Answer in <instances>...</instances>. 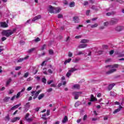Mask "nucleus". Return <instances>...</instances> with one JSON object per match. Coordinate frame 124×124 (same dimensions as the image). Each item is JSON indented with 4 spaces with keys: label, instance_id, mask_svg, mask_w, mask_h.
<instances>
[{
    "label": "nucleus",
    "instance_id": "10",
    "mask_svg": "<svg viewBox=\"0 0 124 124\" xmlns=\"http://www.w3.org/2000/svg\"><path fill=\"white\" fill-rule=\"evenodd\" d=\"M115 30L116 31H124V27L122 26H117L115 28Z\"/></svg>",
    "mask_w": 124,
    "mask_h": 124
},
{
    "label": "nucleus",
    "instance_id": "2",
    "mask_svg": "<svg viewBox=\"0 0 124 124\" xmlns=\"http://www.w3.org/2000/svg\"><path fill=\"white\" fill-rule=\"evenodd\" d=\"M118 23H119V19L117 17L112 18L109 21V24L111 26H114V25H117Z\"/></svg>",
    "mask_w": 124,
    "mask_h": 124
},
{
    "label": "nucleus",
    "instance_id": "18",
    "mask_svg": "<svg viewBox=\"0 0 124 124\" xmlns=\"http://www.w3.org/2000/svg\"><path fill=\"white\" fill-rule=\"evenodd\" d=\"M117 71V69H112L106 72L107 74H111L112 73H113V72H116Z\"/></svg>",
    "mask_w": 124,
    "mask_h": 124
},
{
    "label": "nucleus",
    "instance_id": "20",
    "mask_svg": "<svg viewBox=\"0 0 124 124\" xmlns=\"http://www.w3.org/2000/svg\"><path fill=\"white\" fill-rule=\"evenodd\" d=\"M97 100V99L94 97V96H93V95L91 94V99L90 100V101L93 102V101H96Z\"/></svg>",
    "mask_w": 124,
    "mask_h": 124
},
{
    "label": "nucleus",
    "instance_id": "23",
    "mask_svg": "<svg viewBox=\"0 0 124 124\" xmlns=\"http://www.w3.org/2000/svg\"><path fill=\"white\" fill-rule=\"evenodd\" d=\"M21 103L16 105L14 106V107H13L11 108V110H14V109H16V108H18V107H19V106H21Z\"/></svg>",
    "mask_w": 124,
    "mask_h": 124
},
{
    "label": "nucleus",
    "instance_id": "11",
    "mask_svg": "<svg viewBox=\"0 0 124 124\" xmlns=\"http://www.w3.org/2000/svg\"><path fill=\"white\" fill-rule=\"evenodd\" d=\"M62 10V9L60 7H54V14H56L57 13H60Z\"/></svg>",
    "mask_w": 124,
    "mask_h": 124
},
{
    "label": "nucleus",
    "instance_id": "34",
    "mask_svg": "<svg viewBox=\"0 0 124 124\" xmlns=\"http://www.w3.org/2000/svg\"><path fill=\"white\" fill-rule=\"evenodd\" d=\"M71 58L68 59L64 62V64H66L67 62H71Z\"/></svg>",
    "mask_w": 124,
    "mask_h": 124
},
{
    "label": "nucleus",
    "instance_id": "37",
    "mask_svg": "<svg viewBox=\"0 0 124 124\" xmlns=\"http://www.w3.org/2000/svg\"><path fill=\"white\" fill-rule=\"evenodd\" d=\"M71 76V73L69 71H68L66 75V76H67L68 78H69V77H70Z\"/></svg>",
    "mask_w": 124,
    "mask_h": 124
},
{
    "label": "nucleus",
    "instance_id": "14",
    "mask_svg": "<svg viewBox=\"0 0 124 124\" xmlns=\"http://www.w3.org/2000/svg\"><path fill=\"white\" fill-rule=\"evenodd\" d=\"M27 59H29V56H27L24 58H20L17 61V62H22L23 61H25V60H27Z\"/></svg>",
    "mask_w": 124,
    "mask_h": 124
},
{
    "label": "nucleus",
    "instance_id": "13",
    "mask_svg": "<svg viewBox=\"0 0 124 124\" xmlns=\"http://www.w3.org/2000/svg\"><path fill=\"white\" fill-rule=\"evenodd\" d=\"M123 108V107L122 106L120 105L119 108L116 109L114 111H113V114H117L118 112H120L121 111V109Z\"/></svg>",
    "mask_w": 124,
    "mask_h": 124
},
{
    "label": "nucleus",
    "instance_id": "29",
    "mask_svg": "<svg viewBox=\"0 0 124 124\" xmlns=\"http://www.w3.org/2000/svg\"><path fill=\"white\" fill-rule=\"evenodd\" d=\"M12 81V79L11 78H9L6 82V86L7 87V86H8V85H9V84H10V83H11V81Z\"/></svg>",
    "mask_w": 124,
    "mask_h": 124
},
{
    "label": "nucleus",
    "instance_id": "36",
    "mask_svg": "<svg viewBox=\"0 0 124 124\" xmlns=\"http://www.w3.org/2000/svg\"><path fill=\"white\" fill-rule=\"evenodd\" d=\"M29 75H30V73L29 72H27L24 74V75L23 76V77L24 78H27L29 77Z\"/></svg>",
    "mask_w": 124,
    "mask_h": 124
},
{
    "label": "nucleus",
    "instance_id": "22",
    "mask_svg": "<svg viewBox=\"0 0 124 124\" xmlns=\"http://www.w3.org/2000/svg\"><path fill=\"white\" fill-rule=\"evenodd\" d=\"M78 70V69H76L75 67L71 68V69L69 70V71L71 73H73V72H75V71H77Z\"/></svg>",
    "mask_w": 124,
    "mask_h": 124
},
{
    "label": "nucleus",
    "instance_id": "24",
    "mask_svg": "<svg viewBox=\"0 0 124 124\" xmlns=\"http://www.w3.org/2000/svg\"><path fill=\"white\" fill-rule=\"evenodd\" d=\"M68 121V118H67V116H64L63 120L62 121V123L63 124H65L66 122H67Z\"/></svg>",
    "mask_w": 124,
    "mask_h": 124
},
{
    "label": "nucleus",
    "instance_id": "45",
    "mask_svg": "<svg viewBox=\"0 0 124 124\" xmlns=\"http://www.w3.org/2000/svg\"><path fill=\"white\" fill-rule=\"evenodd\" d=\"M34 48H32L31 49H30L28 51V53H31V52H33L34 51Z\"/></svg>",
    "mask_w": 124,
    "mask_h": 124
},
{
    "label": "nucleus",
    "instance_id": "48",
    "mask_svg": "<svg viewBox=\"0 0 124 124\" xmlns=\"http://www.w3.org/2000/svg\"><path fill=\"white\" fill-rule=\"evenodd\" d=\"M58 18L59 19H61V18H63V16H62V14H59L58 16Z\"/></svg>",
    "mask_w": 124,
    "mask_h": 124
},
{
    "label": "nucleus",
    "instance_id": "57",
    "mask_svg": "<svg viewBox=\"0 0 124 124\" xmlns=\"http://www.w3.org/2000/svg\"><path fill=\"white\" fill-rule=\"evenodd\" d=\"M82 27H83V25H79L78 27H77L76 29L77 30H79V29H80V28H81Z\"/></svg>",
    "mask_w": 124,
    "mask_h": 124
},
{
    "label": "nucleus",
    "instance_id": "38",
    "mask_svg": "<svg viewBox=\"0 0 124 124\" xmlns=\"http://www.w3.org/2000/svg\"><path fill=\"white\" fill-rule=\"evenodd\" d=\"M92 9L93 10H95V11H97V8L94 5H93L91 7Z\"/></svg>",
    "mask_w": 124,
    "mask_h": 124
},
{
    "label": "nucleus",
    "instance_id": "47",
    "mask_svg": "<svg viewBox=\"0 0 124 124\" xmlns=\"http://www.w3.org/2000/svg\"><path fill=\"white\" fill-rule=\"evenodd\" d=\"M88 118V116L85 114L84 116H83V121H86V120H87V119Z\"/></svg>",
    "mask_w": 124,
    "mask_h": 124
},
{
    "label": "nucleus",
    "instance_id": "62",
    "mask_svg": "<svg viewBox=\"0 0 124 124\" xmlns=\"http://www.w3.org/2000/svg\"><path fill=\"white\" fill-rule=\"evenodd\" d=\"M32 89V87H29L27 88V91H31V89Z\"/></svg>",
    "mask_w": 124,
    "mask_h": 124
},
{
    "label": "nucleus",
    "instance_id": "8",
    "mask_svg": "<svg viewBox=\"0 0 124 124\" xmlns=\"http://www.w3.org/2000/svg\"><path fill=\"white\" fill-rule=\"evenodd\" d=\"M73 21L74 23H78L80 22V19H79V17L75 16L73 17Z\"/></svg>",
    "mask_w": 124,
    "mask_h": 124
},
{
    "label": "nucleus",
    "instance_id": "43",
    "mask_svg": "<svg viewBox=\"0 0 124 124\" xmlns=\"http://www.w3.org/2000/svg\"><path fill=\"white\" fill-rule=\"evenodd\" d=\"M80 105V102L78 101L75 104V107H78Z\"/></svg>",
    "mask_w": 124,
    "mask_h": 124
},
{
    "label": "nucleus",
    "instance_id": "30",
    "mask_svg": "<svg viewBox=\"0 0 124 124\" xmlns=\"http://www.w3.org/2000/svg\"><path fill=\"white\" fill-rule=\"evenodd\" d=\"M98 26V24L97 23H95L94 24H93L91 26V28L92 29H93L94 28H96Z\"/></svg>",
    "mask_w": 124,
    "mask_h": 124
},
{
    "label": "nucleus",
    "instance_id": "28",
    "mask_svg": "<svg viewBox=\"0 0 124 124\" xmlns=\"http://www.w3.org/2000/svg\"><path fill=\"white\" fill-rule=\"evenodd\" d=\"M45 95V94H44V93L40 94L38 97L39 100H40V99H42V98L44 97Z\"/></svg>",
    "mask_w": 124,
    "mask_h": 124
},
{
    "label": "nucleus",
    "instance_id": "17",
    "mask_svg": "<svg viewBox=\"0 0 124 124\" xmlns=\"http://www.w3.org/2000/svg\"><path fill=\"white\" fill-rule=\"evenodd\" d=\"M90 42V40L86 39H82L80 41V43H82V44H85L86 43H89Z\"/></svg>",
    "mask_w": 124,
    "mask_h": 124
},
{
    "label": "nucleus",
    "instance_id": "49",
    "mask_svg": "<svg viewBox=\"0 0 124 124\" xmlns=\"http://www.w3.org/2000/svg\"><path fill=\"white\" fill-rule=\"evenodd\" d=\"M22 68L21 66H16V67L15 70H20V69Z\"/></svg>",
    "mask_w": 124,
    "mask_h": 124
},
{
    "label": "nucleus",
    "instance_id": "1",
    "mask_svg": "<svg viewBox=\"0 0 124 124\" xmlns=\"http://www.w3.org/2000/svg\"><path fill=\"white\" fill-rule=\"evenodd\" d=\"M17 31V29L14 28L13 30H4L2 31V35H4L6 36V37H9L10 35H12L14 32H15Z\"/></svg>",
    "mask_w": 124,
    "mask_h": 124
},
{
    "label": "nucleus",
    "instance_id": "61",
    "mask_svg": "<svg viewBox=\"0 0 124 124\" xmlns=\"http://www.w3.org/2000/svg\"><path fill=\"white\" fill-rule=\"evenodd\" d=\"M88 4H89V2L88 1H85L84 3V6H86V5H88Z\"/></svg>",
    "mask_w": 124,
    "mask_h": 124
},
{
    "label": "nucleus",
    "instance_id": "39",
    "mask_svg": "<svg viewBox=\"0 0 124 124\" xmlns=\"http://www.w3.org/2000/svg\"><path fill=\"white\" fill-rule=\"evenodd\" d=\"M46 48V44H44L43 46H42V47L41 48V51H43V50H44V49H45Z\"/></svg>",
    "mask_w": 124,
    "mask_h": 124
},
{
    "label": "nucleus",
    "instance_id": "56",
    "mask_svg": "<svg viewBox=\"0 0 124 124\" xmlns=\"http://www.w3.org/2000/svg\"><path fill=\"white\" fill-rule=\"evenodd\" d=\"M53 91V89L52 88H49L47 90V93H51Z\"/></svg>",
    "mask_w": 124,
    "mask_h": 124
},
{
    "label": "nucleus",
    "instance_id": "64",
    "mask_svg": "<svg viewBox=\"0 0 124 124\" xmlns=\"http://www.w3.org/2000/svg\"><path fill=\"white\" fill-rule=\"evenodd\" d=\"M111 62V59L109 58L108 59H107V60H106V62Z\"/></svg>",
    "mask_w": 124,
    "mask_h": 124
},
{
    "label": "nucleus",
    "instance_id": "33",
    "mask_svg": "<svg viewBox=\"0 0 124 124\" xmlns=\"http://www.w3.org/2000/svg\"><path fill=\"white\" fill-rule=\"evenodd\" d=\"M110 96H117V93H115L114 92H110Z\"/></svg>",
    "mask_w": 124,
    "mask_h": 124
},
{
    "label": "nucleus",
    "instance_id": "21",
    "mask_svg": "<svg viewBox=\"0 0 124 124\" xmlns=\"http://www.w3.org/2000/svg\"><path fill=\"white\" fill-rule=\"evenodd\" d=\"M116 12L112 11L111 12L107 13L106 14L107 16H111L116 14Z\"/></svg>",
    "mask_w": 124,
    "mask_h": 124
},
{
    "label": "nucleus",
    "instance_id": "31",
    "mask_svg": "<svg viewBox=\"0 0 124 124\" xmlns=\"http://www.w3.org/2000/svg\"><path fill=\"white\" fill-rule=\"evenodd\" d=\"M70 7H74L75 6V2L74 1L71 2L69 4Z\"/></svg>",
    "mask_w": 124,
    "mask_h": 124
},
{
    "label": "nucleus",
    "instance_id": "5",
    "mask_svg": "<svg viewBox=\"0 0 124 124\" xmlns=\"http://www.w3.org/2000/svg\"><path fill=\"white\" fill-rule=\"evenodd\" d=\"M24 110L23 111L24 113H26V112H28L29 111V108L31 107V105H30V102H28L25 105H24Z\"/></svg>",
    "mask_w": 124,
    "mask_h": 124
},
{
    "label": "nucleus",
    "instance_id": "6",
    "mask_svg": "<svg viewBox=\"0 0 124 124\" xmlns=\"http://www.w3.org/2000/svg\"><path fill=\"white\" fill-rule=\"evenodd\" d=\"M48 10L49 12H50V13L54 14V10H55V7H53L52 5H49Z\"/></svg>",
    "mask_w": 124,
    "mask_h": 124
},
{
    "label": "nucleus",
    "instance_id": "9",
    "mask_svg": "<svg viewBox=\"0 0 124 124\" xmlns=\"http://www.w3.org/2000/svg\"><path fill=\"white\" fill-rule=\"evenodd\" d=\"M0 27L1 28H8V25L5 22H0Z\"/></svg>",
    "mask_w": 124,
    "mask_h": 124
},
{
    "label": "nucleus",
    "instance_id": "46",
    "mask_svg": "<svg viewBox=\"0 0 124 124\" xmlns=\"http://www.w3.org/2000/svg\"><path fill=\"white\" fill-rule=\"evenodd\" d=\"M20 95H21V92H18L16 96V98H19L20 97Z\"/></svg>",
    "mask_w": 124,
    "mask_h": 124
},
{
    "label": "nucleus",
    "instance_id": "35",
    "mask_svg": "<svg viewBox=\"0 0 124 124\" xmlns=\"http://www.w3.org/2000/svg\"><path fill=\"white\" fill-rule=\"evenodd\" d=\"M42 83H44V84H46V82H47V80L46 79V78H42Z\"/></svg>",
    "mask_w": 124,
    "mask_h": 124
},
{
    "label": "nucleus",
    "instance_id": "53",
    "mask_svg": "<svg viewBox=\"0 0 124 124\" xmlns=\"http://www.w3.org/2000/svg\"><path fill=\"white\" fill-rule=\"evenodd\" d=\"M10 118L9 115H7L5 117V121H9Z\"/></svg>",
    "mask_w": 124,
    "mask_h": 124
},
{
    "label": "nucleus",
    "instance_id": "44",
    "mask_svg": "<svg viewBox=\"0 0 124 124\" xmlns=\"http://www.w3.org/2000/svg\"><path fill=\"white\" fill-rule=\"evenodd\" d=\"M41 39L39 37H37L34 40L35 42H38L39 41H41Z\"/></svg>",
    "mask_w": 124,
    "mask_h": 124
},
{
    "label": "nucleus",
    "instance_id": "42",
    "mask_svg": "<svg viewBox=\"0 0 124 124\" xmlns=\"http://www.w3.org/2000/svg\"><path fill=\"white\" fill-rule=\"evenodd\" d=\"M104 27H107L109 25V22L108 21H106L104 22Z\"/></svg>",
    "mask_w": 124,
    "mask_h": 124
},
{
    "label": "nucleus",
    "instance_id": "15",
    "mask_svg": "<svg viewBox=\"0 0 124 124\" xmlns=\"http://www.w3.org/2000/svg\"><path fill=\"white\" fill-rule=\"evenodd\" d=\"M41 18V16L38 15L36 16H35L33 19H32V22H35V21H36V20H39V19H40Z\"/></svg>",
    "mask_w": 124,
    "mask_h": 124
},
{
    "label": "nucleus",
    "instance_id": "59",
    "mask_svg": "<svg viewBox=\"0 0 124 124\" xmlns=\"http://www.w3.org/2000/svg\"><path fill=\"white\" fill-rule=\"evenodd\" d=\"M114 51L113 50H111L110 51H109V54L113 55V54H114Z\"/></svg>",
    "mask_w": 124,
    "mask_h": 124
},
{
    "label": "nucleus",
    "instance_id": "41",
    "mask_svg": "<svg viewBox=\"0 0 124 124\" xmlns=\"http://www.w3.org/2000/svg\"><path fill=\"white\" fill-rule=\"evenodd\" d=\"M80 55H84L83 51H79L78 54H76V56H80Z\"/></svg>",
    "mask_w": 124,
    "mask_h": 124
},
{
    "label": "nucleus",
    "instance_id": "19",
    "mask_svg": "<svg viewBox=\"0 0 124 124\" xmlns=\"http://www.w3.org/2000/svg\"><path fill=\"white\" fill-rule=\"evenodd\" d=\"M116 84L115 83L110 84L108 85V91H111L114 88V86H115Z\"/></svg>",
    "mask_w": 124,
    "mask_h": 124
},
{
    "label": "nucleus",
    "instance_id": "32",
    "mask_svg": "<svg viewBox=\"0 0 124 124\" xmlns=\"http://www.w3.org/2000/svg\"><path fill=\"white\" fill-rule=\"evenodd\" d=\"M118 67H119V64H118L111 65V68H118Z\"/></svg>",
    "mask_w": 124,
    "mask_h": 124
},
{
    "label": "nucleus",
    "instance_id": "16",
    "mask_svg": "<svg viewBox=\"0 0 124 124\" xmlns=\"http://www.w3.org/2000/svg\"><path fill=\"white\" fill-rule=\"evenodd\" d=\"M87 46H88V45L87 44H80L78 46V48L79 49H82L83 48L87 47Z\"/></svg>",
    "mask_w": 124,
    "mask_h": 124
},
{
    "label": "nucleus",
    "instance_id": "7",
    "mask_svg": "<svg viewBox=\"0 0 124 124\" xmlns=\"http://www.w3.org/2000/svg\"><path fill=\"white\" fill-rule=\"evenodd\" d=\"M81 93H82L81 92H75L73 93V94L75 95V99H78V98H79V96Z\"/></svg>",
    "mask_w": 124,
    "mask_h": 124
},
{
    "label": "nucleus",
    "instance_id": "51",
    "mask_svg": "<svg viewBox=\"0 0 124 124\" xmlns=\"http://www.w3.org/2000/svg\"><path fill=\"white\" fill-rule=\"evenodd\" d=\"M82 36L81 35H78V36H76L75 37V38H76V39H79V38H81Z\"/></svg>",
    "mask_w": 124,
    "mask_h": 124
},
{
    "label": "nucleus",
    "instance_id": "12",
    "mask_svg": "<svg viewBox=\"0 0 124 124\" xmlns=\"http://www.w3.org/2000/svg\"><path fill=\"white\" fill-rule=\"evenodd\" d=\"M31 95L33 96V99H35V98H37V96H38V95L37 94L35 91H32L31 92Z\"/></svg>",
    "mask_w": 124,
    "mask_h": 124
},
{
    "label": "nucleus",
    "instance_id": "58",
    "mask_svg": "<svg viewBox=\"0 0 124 124\" xmlns=\"http://www.w3.org/2000/svg\"><path fill=\"white\" fill-rule=\"evenodd\" d=\"M99 30H104V29H105V27L103 26H100L99 28Z\"/></svg>",
    "mask_w": 124,
    "mask_h": 124
},
{
    "label": "nucleus",
    "instance_id": "55",
    "mask_svg": "<svg viewBox=\"0 0 124 124\" xmlns=\"http://www.w3.org/2000/svg\"><path fill=\"white\" fill-rule=\"evenodd\" d=\"M90 12H91V10H88L87 11H86V15L87 16H89V15H90Z\"/></svg>",
    "mask_w": 124,
    "mask_h": 124
},
{
    "label": "nucleus",
    "instance_id": "50",
    "mask_svg": "<svg viewBox=\"0 0 124 124\" xmlns=\"http://www.w3.org/2000/svg\"><path fill=\"white\" fill-rule=\"evenodd\" d=\"M52 83H54V80H49L47 82V83L48 84V85H50V84H52Z\"/></svg>",
    "mask_w": 124,
    "mask_h": 124
},
{
    "label": "nucleus",
    "instance_id": "26",
    "mask_svg": "<svg viewBox=\"0 0 124 124\" xmlns=\"http://www.w3.org/2000/svg\"><path fill=\"white\" fill-rule=\"evenodd\" d=\"M20 120V117H15L13 120H12V123H15L16 121H19Z\"/></svg>",
    "mask_w": 124,
    "mask_h": 124
},
{
    "label": "nucleus",
    "instance_id": "63",
    "mask_svg": "<svg viewBox=\"0 0 124 124\" xmlns=\"http://www.w3.org/2000/svg\"><path fill=\"white\" fill-rule=\"evenodd\" d=\"M104 48L105 49H106V50H108V46H107V45H104Z\"/></svg>",
    "mask_w": 124,
    "mask_h": 124
},
{
    "label": "nucleus",
    "instance_id": "52",
    "mask_svg": "<svg viewBox=\"0 0 124 124\" xmlns=\"http://www.w3.org/2000/svg\"><path fill=\"white\" fill-rule=\"evenodd\" d=\"M63 2L64 4H65V5H67V4H68V2H67V0H64Z\"/></svg>",
    "mask_w": 124,
    "mask_h": 124
},
{
    "label": "nucleus",
    "instance_id": "4",
    "mask_svg": "<svg viewBox=\"0 0 124 124\" xmlns=\"http://www.w3.org/2000/svg\"><path fill=\"white\" fill-rule=\"evenodd\" d=\"M50 115V110H47L46 113H44L42 115L41 119H43V120H44V121H47L48 120V118L46 117V116H49Z\"/></svg>",
    "mask_w": 124,
    "mask_h": 124
},
{
    "label": "nucleus",
    "instance_id": "54",
    "mask_svg": "<svg viewBox=\"0 0 124 124\" xmlns=\"http://www.w3.org/2000/svg\"><path fill=\"white\" fill-rule=\"evenodd\" d=\"M72 53L70 52H69L68 53V57L69 58H71V57H72Z\"/></svg>",
    "mask_w": 124,
    "mask_h": 124
},
{
    "label": "nucleus",
    "instance_id": "60",
    "mask_svg": "<svg viewBox=\"0 0 124 124\" xmlns=\"http://www.w3.org/2000/svg\"><path fill=\"white\" fill-rule=\"evenodd\" d=\"M1 40L2 41H4L5 40H6V37H2L1 38Z\"/></svg>",
    "mask_w": 124,
    "mask_h": 124
},
{
    "label": "nucleus",
    "instance_id": "27",
    "mask_svg": "<svg viewBox=\"0 0 124 124\" xmlns=\"http://www.w3.org/2000/svg\"><path fill=\"white\" fill-rule=\"evenodd\" d=\"M9 99H10V97H5L4 99H3V101H4V102H8V101H9Z\"/></svg>",
    "mask_w": 124,
    "mask_h": 124
},
{
    "label": "nucleus",
    "instance_id": "3",
    "mask_svg": "<svg viewBox=\"0 0 124 124\" xmlns=\"http://www.w3.org/2000/svg\"><path fill=\"white\" fill-rule=\"evenodd\" d=\"M30 117V113H27L25 115L24 117V119L26 120V122H28V123H31L33 121V118H29Z\"/></svg>",
    "mask_w": 124,
    "mask_h": 124
},
{
    "label": "nucleus",
    "instance_id": "25",
    "mask_svg": "<svg viewBox=\"0 0 124 124\" xmlns=\"http://www.w3.org/2000/svg\"><path fill=\"white\" fill-rule=\"evenodd\" d=\"M73 89H77V90H79V89H80V85L75 84L73 85Z\"/></svg>",
    "mask_w": 124,
    "mask_h": 124
},
{
    "label": "nucleus",
    "instance_id": "40",
    "mask_svg": "<svg viewBox=\"0 0 124 124\" xmlns=\"http://www.w3.org/2000/svg\"><path fill=\"white\" fill-rule=\"evenodd\" d=\"M49 55H53L54 54V51L53 49H49L48 51Z\"/></svg>",
    "mask_w": 124,
    "mask_h": 124
}]
</instances>
